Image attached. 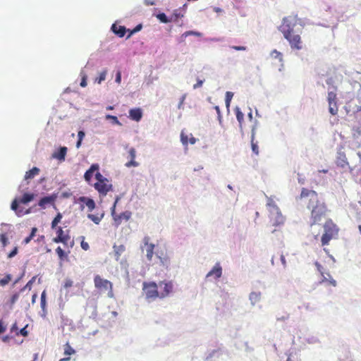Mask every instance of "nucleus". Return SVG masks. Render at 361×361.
<instances>
[{
    "mask_svg": "<svg viewBox=\"0 0 361 361\" xmlns=\"http://www.w3.org/2000/svg\"><path fill=\"white\" fill-rule=\"evenodd\" d=\"M73 281L71 280V279H66L65 283H64V285H63V287L65 288H68L70 287H71L73 286Z\"/></svg>",
    "mask_w": 361,
    "mask_h": 361,
    "instance_id": "6e6d98bb",
    "label": "nucleus"
},
{
    "mask_svg": "<svg viewBox=\"0 0 361 361\" xmlns=\"http://www.w3.org/2000/svg\"><path fill=\"white\" fill-rule=\"evenodd\" d=\"M299 19L296 15H290L282 20V23L279 30L283 34L284 38L288 42L293 50H301L303 48V42L300 34L294 31V27L298 24Z\"/></svg>",
    "mask_w": 361,
    "mask_h": 361,
    "instance_id": "f03ea898",
    "label": "nucleus"
},
{
    "mask_svg": "<svg viewBox=\"0 0 361 361\" xmlns=\"http://www.w3.org/2000/svg\"><path fill=\"white\" fill-rule=\"evenodd\" d=\"M94 287L100 292L107 291L109 298H114L113 284L112 283L105 279L102 278L99 275H96L94 277Z\"/></svg>",
    "mask_w": 361,
    "mask_h": 361,
    "instance_id": "0eeeda50",
    "label": "nucleus"
},
{
    "mask_svg": "<svg viewBox=\"0 0 361 361\" xmlns=\"http://www.w3.org/2000/svg\"><path fill=\"white\" fill-rule=\"evenodd\" d=\"M80 75L82 77L81 78V82H80V86L82 87H85L87 86V75L83 73V72H81L80 73Z\"/></svg>",
    "mask_w": 361,
    "mask_h": 361,
    "instance_id": "37998d69",
    "label": "nucleus"
},
{
    "mask_svg": "<svg viewBox=\"0 0 361 361\" xmlns=\"http://www.w3.org/2000/svg\"><path fill=\"white\" fill-rule=\"evenodd\" d=\"M120 199H121V197L118 195H116L115 197L114 204H113L112 207L111 208V216H112L114 220V218L116 217L118 215L116 213V204H118V202H119Z\"/></svg>",
    "mask_w": 361,
    "mask_h": 361,
    "instance_id": "c756f323",
    "label": "nucleus"
},
{
    "mask_svg": "<svg viewBox=\"0 0 361 361\" xmlns=\"http://www.w3.org/2000/svg\"><path fill=\"white\" fill-rule=\"evenodd\" d=\"M106 118L108 119V120H111L112 122L115 124H117V125H119L121 126V122L118 121V118L115 116H112V115H106Z\"/></svg>",
    "mask_w": 361,
    "mask_h": 361,
    "instance_id": "c03bdc74",
    "label": "nucleus"
},
{
    "mask_svg": "<svg viewBox=\"0 0 361 361\" xmlns=\"http://www.w3.org/2000/svg\"><path fill=\"white\" fill-rule=\"evenodd\" d=\"M35 198L33 193H25L23 197L19 200V202L22 204H27Z\"/></svg>",
    "mask_w": 361,
    "mask_h": 361,
    "instance_id": "393cba45",
    "label": "nucleus"
},
{
    "mask_svg": "<svg viewBox=\"0 0 361 361\" xmlns=\"http://www.w3.org/2000/svg\"><path fill=\"white\" fill-rule=\"evenodd\" d=\"M61 219L62 214L61 213H58L51 222V228H56L57 224L61 221Z\"/></svg>",
    "mask_w": 361,
    "mask_h": 361,
    "instance_id": "72a5a7b5",
    "label": "nucleus"
},
{
    "mask_svg": "<svg viewBox=\"0 0 361 361\" xmlns=\"http://www.w3.org/2000/svg\"><path fill=\"white\" fill-rule=\"evenodd\" d=\"M96 182L92 185L97 191L99 198L102 200L107 195L109 192L114 190L111 181L104 177L100 172L94 174Z\"/></svg>",
    "mask_w": 361,
    "mask_h": 361,
    "instance_id": "20e7f679",
    "label": "nucleus"
},
{
    "mask_svg": "<svg viewBox=\"0 0 361 361\" xmlns=\"http://www.w3.org/2000/svg\"><path fill=\"white\" fill-rule=\"evenodd\" d=\"M78 140L77 142L76 146H77V147H79L82 140L85 137V133L83 131L80 130L78 132Z\"/></svg>",
    "mask_w": 361,
    "mask_h": 361,
    "instance_id": "a18cd8bd",
    "label": "nucleus"
},
{
    "mask_svg": "<svg viewBox=\"0 0 361 361\" xmlns=\"http://www.w3.org/2000/svg\"><path fill=\"white\" fill-rule=\"evenodd\" d=\"M113 248H114V251L115 259L116 261H118L120 259L121 255L125 252L126 247L123 245H114Z\"/></svg>",
    "mask_w": 361,
    "mask_h": 361,
    "instance_id": "aec40b11",
    "label": "nucleus"
},
{
    "mask_svg": "<svg viewBox=\"0 0 361 361\" xmlns=\"http://www.w3.org/2000/svg\"><path fill=\"white\" fill-rule=\"evenodd\" d=\"M56 253L57 254L60 261H63L68 258V253H66L61 247H58L56 249Z\"/></svg>",
    "mask_w": 361,
    "mask_h": 361,
    "instance_id": "a878e982",
    "label": "nucleus"
},
{
    "mask_svg": "<svg viewBox=\"0 0 361 361\" xmlns=\"http://www.w3.org/2000/svg\"><path fill=\"white\" fill-rule=\"evenodd\" d=\"M27 325H26L25 327H23V329H21L19 332H17L16 333V335L18 336L19 334L23 336H27L28 335V331H27Z\"/></svg>",
    "mask_w": 361,
    "mask_h": 361,
    "instance_id": "49530a36",
    "label": "nucleus"
},
{
    "mask_svg": "<svg viewBox=\"0 0 361 361\" xmlns=\"http://www.w3.org/2000/svg\"><path fill=\"white\" fill-rule=\"evenodd\" d=\"M222 275V268L220 263H216L212 269L209 271L206 276V278L214 277V279H219Z\"/></svg>",
    "mask_w": 361,
    "mask_h": 361,
    "instance_id": "4468645a",
    "label": "nucleus"
},
{
    "mask_svg": "<svg viewBox=\"0 0 361 361\" xmlns=\"http://www.w3.org/2000/svg\"><path fill=\"white\" fill-rule=\"evenodd\" d=\"M11 281V275L6 274L3 279H0V286H5Z\"/></svg>",
    "mask_w": 361,
    "mask_h": 361,
    "instance_id": "f704fd0d",
    "label": "nucleus"
},
{
    "mask_svg": "<svg viewBox=\"0 0 361 361\" xmlns=\"http://www.w3.org/2000/svg\"><path fill=\"white\" fill-rule=\"evenodd\" d=\"M111 30L114 32V33H115L120 37H123L126 32V29L124 26L118 25L116 24L112 25Z\"/></svg>",
    "mask_w": 361,
    "mask_h": 361,
    "instance_id": "6ab92c4d",
    "label": "nucleus"
},
{
    "mask_svg": "<svg viewBox=\"0 0 361 361\" xmlns=\"http://www.w3.org/2000/svg\"><path fill=\"white\" fill-rule=\"evenodd\" d=\"M98 171L99 165L97 164H92L90 168L88 170H87L85 173L84 178L89 185H92L91 183L92 178L93 177L94 172L97 173Z\"/></svg>",
    "mask_w": 361,
    "mask_h": 361,
    "instance_id": "ddd939ff",
    "label": "nucleus"
},
{
    "mask_svg": "<svg viewBox=\"0 0 361 361\" xmlns=\"http://www.w3.org/2000/svg\"><path fill=\"white\" fill-rule=\"evenodd\" d=\"M267 207L269 211V222L273 226L283 225L285 221V217L278 206L276 204L273 198L267 197Z\"/></svg>",
    "mask_w": 361,
    "mask_h": 361,
    "instance_id": "39448f33",
    "label": "nucleus"
},
{
    "mask_svg": "<svg viewBox=\"0 0 361 361\" xmlns=\"http://www.w3.org/2000/svg\"><path fill=\"white\" fill-rule=\"evenodd\" d=\"M67 150L66 147H60L52 154L51 158H65Z\"/></svg>",
    "mask_w": 361,
    "mask_h": 361,
    "instance_id": "412c9836",
    "label": "nucleus"
},
{
    "mask_svg": "<svg viewBox=\"0 0 361 361\" xmlns=\"http://www.w3.org/2000/svg\"><path fill=\"white\" fill-rule=\"evenodd\" d=\"M353 136L355 139H361V123L353 128Z\"/></svg>",
    "mask_w": 361,
    "mask_h": 361,
    "instance_id": "c85d7f7f",
    "label": "nucleus"
},
{
    "mask_svg": "<svg viewBox=\"0 0 361 361\" xmlns=\"http://www.w3.org/2000/svg\"><path fill=\"white\" fill-rule=\"evenodd\" d=\"M37 231V228L36 227L32 228V231H31V233L30 234L29 236L26 237L24 239L23 243L25 244H28L31 241V240L33 238V237L35 235Z\"/></svg>",
    "mask_w": 361,
    "mask_h": 361,
    "instance_id": "7c9ffc66",
    "label": "nucleus"
},
{
    "mask_svg": "<svg viewBox=\"0 0 361 361\" xmlns=\"http://www.w3.org/2000/svg\"><path fill=\"white\" fill-rule=\"evenodd\" d=\"M0 241L4 247L7 245L8 241V238L5 233L0 234Z\"/></svg>",
    "mask_w": 361,
    "mask_h": 361,
    "instance_id": "79ce46f5",
    "label": "nucleus"
},
{
    "mask_svg": "<svg viewBox=\"0 0 361 361\" xmlns=\"http://www.w3.org/2000/svg\"><path fill=\"white\" fill-rule=\"evenodd\" d=\"M129 154H130V158H135L136 156V152H135V149L131 148L129 150Z\"/></svg>",
    "mask_w": 361,
    "mask_h": 361,
    "instance_id": "052dcab7",
    "label": "nucleus"
},
{
    "mask_svg": "<svg viewBox=\"0 0 361 361\" xmlns=\"http://www.w3.org/2000/svg\"><path fill=\"white\" fill-rule=\"evenodd\" d=\"M235 111V115H236L237 120L240 123H241V121L243 120V118H244L243 114L242 113V111H240V109L238 107H236Z\"/></svg>",
    "mask_w": 361,
    "mask_h": 361,
    "instance_id": "4c0bfd02",
    "label": "nucleus"
},
{
    "mask_svg": "<svg viewBox=\"0 0 361 361\" xmlns=\"http://www.w3.org/2000/svg\"><path fill=\"white\" fill-rule=\"evenodd\" d=\"M55 197L54 196H47L40 199L38 205L41 209H45L47 205L51 204L54 202Z\"/></svg>",
    "mask_w": 361,
    "mask_h": 361,
    "instance_id": "f3484780",
    "label": "nucleus"
},
{
    "mask_svg": "<svg viewBox=\"0 0 361 361\" xmlns=\"http://www.w3.org/2000/svg\"><path fill=\"white\" fill-rule=\"evenodd\" d=\"M64 355L67 356L72 355L75 353V350L68 343H66L63 346Z\"/></svg>",
    "mask_w": 361,
    "mask_h": 361,
    "instance_id": "cd10ccee",
    "label": "nucleus"
},
{
    "mask_svg": "<svg viewBox=\"0 0 361 361\" xmlns=\"http://www.w3.org/2000/svg\"><path fill=\"white\" fill-rule=\"evenodd\" d=\"M324 233L321 237L322 245H327L329 242L335 238L338 233L339 228L331 219L326 220L324 226Z\"/></svg>",
    "mask_w": 361,
    "mask_h": 361,
    "instance_id": "423d86ee",
    "label": "nucleus"
},
{
    "mask_svg": "<svg viewBox=\"0 0 361 361\" xmlns=\"http://www.w3.org/2000/svg\"><path fill=\"white\" fill-rule=\"evenodd\" d=\"M68 233V231H67L66 233L61 227H57L56 236L52 239V241L56 243H61L64 246L71 248L74 245V242L72 240L68 245L71 240V236Z\"/></svg>",
    "mask_w": 361,
    "mask_h": 361,
    "instance_id": "6e6552de",
    "label": "nucleus"
},
{
    "mask_svg": "<svg viewBox=\"0 0 361 361\" xmlns=\"http://www.w3.org/2000/svg\"><path fill=\"white\" fill-rule=\"evenodd\" d=\"M29 213H30V209H26L25 211H23V209H18L17 210V212H16V214L18 216H23V215H24V214H29Z\"/></svg>",
    "mask_w": 361,
    "mask_h": 361,
    "instance_id": "09e8293b",
    "label": "nucleus"
},
{
    "mask_svg": "<svg viewBox=\"0 0 361 361\" xmlns=\"http://www.w3.org/2000/svg\"><path fill=\"white\" fill-rule=\"evenodd\" d=\"M334 90L333 91H329L327 95V101L329 104V111L333 115H337L338 112V107L337 105V94L336 90L337 87H334Z\"/></svg>",
    "mask_w": 361,
    "mask_h": 361,
    "instance_id": "1a4fd4ad",
    "label": "nucleus"
},
{
    "mask_svg": "<svg viewBox=\"0 0 361 361\" xmlns=\"http://www.w3.org/2000/svg\"><path fill=\"white\" fill-rule=\"evenodd\" d=\"M255 128L253 127L252 129V136H251V146L253 154L256 156L259 154V147L257 143L255 142Z\"/></svg>",
    "mask_w": 361,
    "mask_h": 361,
    "instance_id": "4be33fe9",
    "label": "nucleus"
},
{
    "mask_svg": "<svg viewBox=\"0 0 361 361\" xmlns=\"http://www.w3.org/2000/svg\"><path fill=\"white\" fill-rule=\"evenodd\" d=\"M157 18L161 22V23H168L169 22H171V19H169L167 18V16H166L165 13H159L157 16Z\"/></svg>",
    "mask_w": 361,
    "mask_h": 361,
    "instance_id": "e433bc0d",
    "label": "nucleus"
},
{
    "mask_svg": "<svg viewBox=\"0 0 361 361\" xmlns=\"http://www.w3.org/2000/svg\"><path fill=\"white\" fill-rule=\"evenodd\" d=\"M18 203H20V202H19V201H18V200H17V199H15V200L12 202V203H11V209H12V210H13V211H15L16 212H17V210L18 209Z\"/></svg>",
    "mask_w": 361,
    "mask_h": 361,
    "instance_id": "de8ad7c7",
    "label": "nucleus"
},
{
    "mask_svg": "<svg viewBox=\"0 0 361 361\" xmlns=\"http://www.w3.org/2000/svg\"><path fill=\"white\" fill-rule=\"evenodd\" d=\"M280 259H281V262L283 266L284 267H286V261L285 256L283 255H280Z\"/></svg>",
    "mask_w": 361,
    "mask_h": 361,
    "instance_id": "e2e57ef3",
    "label": "nucleus"
},
{
    "mask_svg": "<svg viewBox=\"0 0 361 361\" xmlns=\"http://www.w3.org/2000/svg\"><path fill=\"white\" fill-rule=\"evenodd\" d=\"M46 293L45 291H43L41 295V306L44 309L46 305Z\"/></svg>",
    "mask_w": 361,
    "mask_h": 361,
    "instance_id": "3c124183",
    "label": "nucleus"
},
{
    "mask_svg": "<svg viewBox=\"0 0 361 361\" xmlns=\"http://www.w3.org/2000/svg\"><path fill=\"white\" fill-rule=\"evenodd\" d=\"M137 164L133 160V159H131L130 161L127 162L126 164V166H137Z\"/></svg>",
    "mask_w": 361,
    "mask_h": 361,
    "instance_id": "680f3d73",
    "label": "nucleus"
},
{
    "mask_svg": "<svg viewBox=\"0 0 361 361\" xmlns=\"http://www.w3.org/2000/svg\"><path fill=\"white\" fill-rule=\"evenodd\" d=\"M18 252V248L16 247L8 255L9 258L14 257Z\"/></svg>",
    "mask_w": 361,
    "mask_h": 361,
    "instance_id": "bf43d9fd",
    "label": "nucleus"
},
{
    "mask_svg": "<svg viewBox=\"0 0 361 361\" xmlns=\"http://www.w3.org/2000/svg\"><path fill=\"white\" fill-rule=\"evenodd\" d=\"M233 94L231 92H226V105L227 108L229 107L231 101L233 98Z\"/></svg>",
    "mask_w": 361,
    "mask_h": 361,
    "instance_id": "58836bf2",
    "label": "nucleus"
},
{
    "mask_svg": "<svg viewBox=\"0 0 361 361\" xmlns=\"http://www.w3.org/2000/svg\"><path fill=\"white\" fill-rule=\"evenodd\" d=\"M142 117V111L140 108L131 109L129 111V118L135 121H140Z\"/></svg>",
    "mask_w": 361,
    "mask_h": 361,
    "instance_id": "2eb2a0df",
    "label": "nucleus"
},
{
    "mask_svg": "<svg viewBox=\"0 0 361 361\" xmlns=\"http://www.w3.org/2000/svg\"><path fill=\"white\" fill-rule=\"evenodd\" d=\"M18 327L17 324H16V323H14V324L12 325V326H11V332H13V331H16V333H17V332H18Z\"/></svg>",
    "mask_w": 361,
    "mask_h": 361,
    "instance_id": "338daca9",
    "label": "nucleus"
},
{
    "mask_svg": "<svg viewBox=\"0 0 361 361\" xmlns=\"http://www.w3.org/2000/svg\"><path fill=\"white\" fill-rule=\"evenodd\" d=\"M142 27V25H138L135 27V28L130 33V35L128 36V37H130V35L133 33V32H137L139 31Z\"/></svg>",
    "mask_w": 361,
    "mask_h": 361,
    "instance_id": "69168bd1",
    "label": "nucleus"
},
{
    "mask_svg": "<svg viewBox=\"0 0 361 361\" xmlns=\"http://www.w3.org/2000/svg\"><path fill=\"white\" fill-rule=\"evenodd\" d=\"M203 82V80L198 79L197 83L193 85V88L197 89L202 87Z\"/></svg>",
    "mask_w": 361,
    "mask_h": 361,
    "instance_id": "13d9d810",
    "label": "nucleus"
},
{
    "mask_svg": "<svg viewBox=\"0 0 361 361\" xmlns=\"http://www.w3.org/2000/svg\"><path fill=\"white\" fill-rule=\"evenodd\" d=\"M183 17H184V13H182L180 8L176 9L173 11V15L171 18V21L176 22V21H177V20L178 18H181Z\"/></svg>",
    "mask_w": 361,
    "mask_h": 361,
    "instance_id": "bb28decb",
    "label": "nucleus"
},
{
    "mask_svg": "<svg viewBox=\"0 0 361 361\" xmlns=\"http://www.w3.org/2000/svg\"><path fill=\"white\" fill-rule=\"evenodd\" d=\"M150 238L149 236H145L143 238V243L145 244V247L146 249V257L149 262L152 260L154 256V250L155 247L154 244L149 243Z\"/></svg>",
    "mask_w": 361,
    "mask_h": 361,
    "instance_id": "9b49d317",
    "label": "nucleus"
},
{
    "mask_svg": "<svg viewBox=\"0 0 361 361\" xmlns=\"http://www.w3.org/2000/svg\"><path fill=\"white\" fill-rule=\"evenodd\" d=\"M6 331V327L4 326L3 323L0 322V334L4 333Z\"/></svg>",
    "mask_w": 361,
    "mask_h": 361,
    "instance_id": "774afa93",
    "label": "nucleus"
},
{
    "mask_svg": "<svg viewBox=\"0 0 361 361\" xmlns=\"http://www.w3.org/2000/svg\"><path fill=\"white\" fill-rule=\"evenodd\" d=\"M78 201L80 203H82V204L80 205V209L82 210L84 209V204L87 207V211L89 212H92L96 207V204L92 198L81 196L78 197Z\"/></svg>",
    "mask_w": 361,
    "mask_h": 361,
    "instance_id": "9d476101",
    "label": "nucleus"
},
{
    "mask_svg": "<svg viewBox=\"0 0 361 361\" xmlns=\"http://www.w3.org/2000/svg\"><path fill=\"white\" fill-rule=\"evenodd\" d=\"M326 283L328 285L336 287L337 283L336 281L331 277L329 273L322 272V279L319 283Z\"/></svg>",
    "mask_w": 361,
    "mask_h": 361,
    "instance_id": "dca6fc26",
    "label": "nucleus"
},
{
    "mask_svg": "<svg viewBox=\"0 0 361 361\" xmlns=\"http://www.w3.org/2000/svg\"><path fill=\"white\" fill-rule=\"evenodd\" d=\"M231 48L236 51H245L247 49L245 46H231Z\"/></svg>",
    "mask_w": 361,
    "mask_h": 361,
    "instance_id": "5fc2aeb1",
    "label": "nucleus"
},
{
    "mask_svg": "<svg viewBox=\"0 0 361 361\" xmlns=\"http://www.w3.org/2000/svg\"><path fill=\"white\" fill-rule=\"evenodd\" d=\"M36 279V276H33L27 283V284L21 289V291L25 290V289H29L30 290L32 288V286L33 284V283L35 282Z\"/></svg>",
    "mask_w": 361,
    "mask_h": 361,
    "instance_id": "a19ab883",
    "label": "nucleus"
},
{
    "mask_svg": "<svg viewBox=\"0 0 361 361\" xmlns=\"http://www.w3.org/2000/svg\"><path fill=\"white\" fill-rule=\"evenodd\" d=\"M106 74H107L106 70L102 71L99 73V77L95 78V82H97L98 84H100L102 81L105 80Z\"/></svg>",
    "mask_w": 361,
    "mask_h": 361,
    "instance_id": "473e14b6",
    "label": "nucleus"
},
{
    "mask_svg": "<svg viewBox=\"0 0 361 361\" xmlns=\"http://www.w3.org/2000/svg\"><path fill=\"white\" fill-rule=\"evenodd\" d=\"M306 207L310 211V226L318 224L328 212L326 204L320 200L318 194L312 190L303 188L298 197Z\"/></svg>",
    "mask_w": 361,
    "mask_h": 361,
    "instance_id": "f257e3e1",
    "label": "nucleus"
},
{
    "mask_svg": "<svg viewBox=\"0 0 361 361\" xmlns=\"http://www.w3.org/2000/svg\"><path fill=\"white\" fill-rule=\"evenodd\" d=\"M104 214L102 212L101 214H93L89 213L87 216L89 219H90L92 221H93L95 224H99L101 222V221L102 220V219L104 218Z\"/></svg>",
    "mask_w": 361,
    "mask_h": 361,
    "instance_id": "5701e85b",
    "label": "nucleus"
},
{
    "mask_svg": "<svg viewBox=\"0 0 361 361\" xmlns=\"http://www.w3.org/2000/svg\"><path fill=\"white\" fill-rule=\"evenodd\" d=\"M142 290L145 298L149 301L157 298L162 299L173 292V284L171 281H160L159 284L155 282H144Z\"/></svg>",
    "mask_w": 361,
    "mask_h": 361,
    "instance_id": "7ed1b4c3",
    "label": "nucleus"
},
{
    "mask_svg": "<svg viewBox=\"0 0 361 361\" xmlns=\"http://www.w3.org/2000/svg\"><path fill=\"white\" fill-rule=\"evenodd\" d=\"M180 141L183 145L187 146L188 144H195L197 139L192 133H188L185 130H183L180 133Z\"/></svg>",
    "mask_w": 361,
    "mask_h": 361,
    "instance_id": "f8f14e48",
    "label": "nucleus"
},
{
    "mask_svg": "<svg viewBox=\"0 0 361 361\" xmlns=\"http://www.w3.org/2000/svg\"><path fill=\"white\" fill-rule=\"evenodd\" d=\"M82 241L80 243V246H81L82 250L87 251L90 248L89 244H88V243H87V242H85L84 240V237H82Z\"/></svg>",
    "mask_w": 361,
    "mask_h": 361,
    "instance_id": "8fccbe9b",
    "label": "nucleus"
},
{
    "mask_svg": "<svg viewBox=\"0 0 361 361\" xmlns=\"http://www.w3.org/2000/svg\"><path fill=\"white\" fill-rule=\"evenodd\" d=\"M271 56L272 58L278 59L279 62L283 61V54L280 51H278L276 49H274L271 51Z\"/></svg>",
    "mask_w": 361,
    "mask_h": 361,
    "instance_id": "2f4dec72",
    "label": "nucleus"
},
{
    "mask_svg": "<svg viewBox=\"0 0 361 361\" xmlns=\"http://www.w3.org/2000/svg\"><path fill=\"white\" fill-rule=\"evenodd\" d=\"M18 298H19L18 293L13 294L10 300L11 305H13L18 300Z\"/></svg>",
    "mask_w": 361,
    "mask_h": 361,
    "instance_id": "864d4df0",
    "label": "nucleus"
},
{
    "mask_svg": "<svg viewBox=\"0 0 361 361\" xmlns=\"http://www.w3.org/2000/svg\"><path fill=\"white\" fill-rule=\"evenodd\" d=\"M336 164L338 166H341L343 169H346L347 168L350 169L347 159H338L336 161Z\"/></svg>",
    "mask_w": 361,
    "mask_h": 361,
    "instance_id": "c9c22d12",
    "label": "nucleus"
},
{
    "mask_svg": "<svg viewBox=\"0 0 361 361\" xmlns=\"http://www.w3.org/2000/svg\"><path fill=\"white\" fill-rule=\"evenodd\" d=\"M259 298H260V293H252L250 295V299L253 303L257 302L259 300Z\"/></svg>",
    "mask_w": 361,
    "mask_h": 361,
    "instance_id": "ea45409f",
    "label": "nucleus"
},
{
    "mask_svg": "<svg viewBox=\"0 0 361 361\" xmlns=\"http://www.w3.org/2000/svg\"><path fill=\"white\" fill-rule=\"evenodd\" d=\"M200 34L198 32H196L195 31H187V32H185L183 35H182V37H186L189 35H199Z\"/></svg>",
    "mask_w": 361,
    "mask_h": 361,
    "instance_id": "603ef678",
    "label": "nucleus"
},
{
    "mask_svg": "<svg viewBox=\"0 0 361 361\" xmlns=\"http://www.w3.org/2000/svg\"><path fill=\"white\" fill-rule=\"evenodd\" d=\"M39 169L37 167H33L25 173V179L30 180L32 179L35 176L38 175Z\"/></svg>",
    "mask_w": 361,
    "mask_h": 361,
    "instance_id": "b1692460",
    "label": "nucleus"
},
{
    "mask_svg": "<svg viewBox=\"0 0 361 361\" xmlns=\"http://www.w3.org/2000/svg\"><path fill=\"white\" fill-rule=\"evenodd\" d=\"M131 216V212L129 211H126L124 212L118 214L116 217L114 218V222L118 226L121 224L123 219L126 221H128Z\"/></svg>",
    "mask_w": 361,
    "mask_h": 361,
    "instance_id": "a211bd4d",
    "label": "nucleus"
},
{
    "mask_svg": "<svg viewBox=\"0 0 361 361\" xmlns=\"http://www.w3.org/2000/svg\"><path fill=\"white\" fill-rule=\"evenodd\" d=\"M315 265L317 268V270L320 272V274H322V272H324V269H323V267L318 262H316L315 263Z\"/></svg>",
    "mask_w": 361,
    "mask_h": 361,
    "instance_id": "0e129e2a",
    "label": "nucleus"
},
{
    "mask_svg": "<svg viewBox=\"0 0 361 361\" xmlns=\"http://www.w3.org/2000/svg\"><path fill=\"white\" fill-rule=\"evenodd\" d=\"M116 82H117L118 84H120L121 82V71H118L116 73V80H115Z\"/></svg>",
    "mask_w": 361,
    "mask_h": 361,
    "instance_id": "4d7b16f0",
    "label": "nucleus"
}]
</instances>
